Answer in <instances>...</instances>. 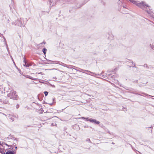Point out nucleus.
Masks as SVG:
<instances>
[{
  "label": "nucleus",
  "instance_id": "nucleus-1",
  "mask_svg": "<svg viewBox=\"0 0 154 154\" xmlns=\"http://www.w3.org/2000/svg\"><path fill=\"white\" fill-rule=\"evenodd\" d=\"M130 2L135 5L145 10L147 13L150 14L152 13L151 10L150 9V6L147 5L145 2L142 1L140 2L138 1H136L134 0H129Z\"/></svg>",
  "mask_w": 154,
  "mask_h": 154
},
{
  "label": "nucleus",
  "instance_id": "nucleus-2",
  "mask_svg": "<svg viewBox=\"0 0 154 154\" xmlns=\"http://www.w3.org/2000/svg\"><path fill=\"white\" fill-rule=\"evenodd\" d=\"M7 97L11 99L17 100L18 98V96L16 94L15 91L12 90L8 94Z\"/></svg>",
  "mask_w": 154,
  "mask_h": 154
},
{
  "label": "nucleus",
  "instance_id": "nucleus-3",
  "mask_svg": "<svg viewBox=\"0 0 154 154\" xmlns=\"http://www.w3.org/2000/svg\"><path fill=\"white\" fill-rule=\"evenodd\" d=\"M79 69H80V70H77V69H76V70H78L79 71L81 72H84V73H86V72H88V73H87V74L90 75L89 74V73H91L92 74V75H93V76H94V75H97V74H95V73L91 72L90 71H88V70H84L83 69H81L80 68H79Z\"/></svg>",
  "mask_w": 154,
  "mask_h": 154
},
{
  "label": "nucleus",
  "instance_id": "nucleus-4",
  "mask_svg": "<svg viewBox=\"0 0 154 154\" xmlns=\"http://www.w3.org/2000/svg\"><path fill=\"white\" fill-rule=\"evenodd\" d=\"M21 18H20V19H18L17 21H16V23H12V24L13 25H17L19 26H21L23 25V24L21 21Z\"/></svg>",
  "mask_w": 154,
  "mask_h": 154
},
{
  "label": "nucleus",
  "instance_id": "nucleus-5",
  "mask_svg": "<svg viewBox=\"0 0 154 154\" xmlns=\"http://www.w3.org/2000/svg\"><path fill=\"white\" fill-rule=\"evenodd\" d=\"M48 62H45V63L46 64H48L49 63H56L57 64H59L60 65H61L60 63V62L58 61H52L49 60H47Z\"/></svg>",
  "mask_w": 154,
  "mask_h": 154
},
{
  "label": "nucleus",
  "instance_id": "nucleus-6",
  "mask_svg": "<svg viewBox=\"0 0 154 154\" xmlns=\"http://www.w3.org/2000/svg\"><path fill=\"white\" fill-rule=\"evenodd\" d=\"M89 122L92 123H94L95 124L99 125L100 124V122L98 121H97L95 119H90L89 120Z\"/></svg>",
  "mask_w": 154,
  "mask_h": 154
},
{
  "label": "nucleus",
  "instance_id": "nucleus-7",
  "mask_svg": "<svg viewBox=\"0 0 154 154\" xmlns=\"http://www.w3.org/2000/svg\"><path fill=\"white\" fill-rule=\"evenodd\" d=\"M12 89L10 88V87L9 86H7L4 88V92L5 91H6L7 93H9L10 91Z\"/></svg>",
  "mask_w": 154,
  "mask_h": 154
},
{
  "label": "nucleus",
  "instance_id": "nucleus-8",
  "mask_svg": "<svg viewBox=\"0 0 154 154\" xmlns=\"http://www.w3.org/2000/svg\"><path fill=\"white\" fill-rule=\"evenodd\" d=\"M8 138L9 140L11 139V140L12 141H13V142H14V141H15V142H17V140L16 139V138H15L14 137H13L11 136H9L8 137Z\"/></svg>",
  "mask_w": 154,
  "mask_h": 154
},
{
  "label": "nucleus",
  "instance_id": "nucleus-9",
  "mask_svg": "<svg viewBox=\"0 0 154 154\" xmlns=\"http://www.w3.org/2000/svg\"><path fill=\"white\" fill-rule=\"evenodd\" d=\"M5 145L10 148H12L14 146V144H11V143L10 141L8 142L7 143H5Z\"/></svg>",
  "mask_w": 154,
  "mask_h": 154
},
{
  "label": "nucleus",
  "instance_id": "nucleus-10",
  "mask_svg": "<svg viewBox=\"0 0 154 154\" xmlns=\"http://www.w3.org/2000/svg\"><path fill=\"white\" fill-rule=\"evenodd\" d=\"M128 9H127L125 8L124 7H123L122 12L123 14H127L128 12Z\"/></svg>",
  "mask_w": 154,
  "mask_h": 154
},
{
  "label": "nucleus",
  "instance_id": "nucleus-11",
  "mask_svg": "<svg viewBox=\"0 0 154 154\" xmlns=\"http://www.w3.org/2000/svg\"><path fill=\"white\" fill-rule=\"evenodd\" d=\"M4 93V88L2 85H0V94Z\"/></svg>",
  "mask_w": 154,
  "mask_h": 154
},
{
  "label": "nucleus",
  "instance_id": "nucleus-12",
  "mask_svg": "<svg viewBox=\"0 0 154 154\" xmlns=\"http://www.w3.org/2000/svg\"><path fill=\"white\" fill-rule=\"evenodd\" d=\"M61 63L62 64H61L60 65H62V66H63L66 67L68 68H70V65H68L66 64H64L63 63Z\"/></svg>",
  "mask_w": 154,
  "mask_h": 154
},
{
  "label": "nucleus",
  "instance_id": "nucleus-13",
  "mask_svg": "<svg viewBox=\"0 0 154 154\" xmlns=\"http://www.w3.org/2000/svg\"><path fill=\"white\" fill-rule=\"evenodd\" d=\"M0 102H1L2 103L4 104H8L9 103L8 101L7 100H5L2 102V100L1 99H0Z\"/></svg>",
  "mask_w": 154,
  "mask_h": 154
},
{
  "label": "nucleus",
  "instance_id": "nucleus-14",
  "mask_svg": "<svg viewBox=\"0 0 154 154\" xmlns=\"http://www.w3.org/2000/svg\"><path fill=\"white\" fill-rule=\"evenodd\" d=\"M14 151H11L10 150H8L7 152H6V154H14Z\"/></svg>",
  "mask_w": 154,
  "mask_h": 154
},
{
  "label": "nucleus",
  "instance_id": "nucleus-15",
  "mask_svg": "<svg viewBox=\"0 0 154 154\" xmlns=\"http://www.w3.org/2000/svg\"><path fill=\"white\" fill-rule=\"evenodd\" d=\"M47 51V49L46 48H44L43 50H42V51H43V52L44 54H46V51Z\"/></svg>",
  "mask_w": 154,
  "mask_h": 154
},
{
  "label": "nucleus",
  "instance_id": "nucleus-16",
  "mask_svg": "<svg viewBox=\"0 0 154 154\" xmlns=\"http://www.w3.org/2000/svg\"><path fill=\"white\" fill-rule=\"evenodd\" d=\"M150 48L154 50V45H151L150 44Z\"/></svg>",
  "mask_w": 154,
  "mask_h": 154
},
{
  "label": "nucleus",
  "instance_id": "nucleus-17",
  "mask_svg": "<svg viewBox=\"0 0 154 154\" xmlns=\"http://www.w3.org/2000/svg\"><path fill=\"white\" fill-rule=\"evenodd\" d=\"M74 67H76L75 66H70V69H74L76 70V69H75L74 68Z\"/></svg>",
  "mask_w": 154,
  "mask_h": 154
},
{
  "label": "nucleus",
  "instance_id": "nucleus-18",
  "mask_svg": "<svg viewBox=\"0 0 154 154\" xmlns=\"http://www.w3.org/2000/svg\"><path fill=\"white\" fill-rule=\"evenodd\" d=\"M48 92L47 91H45L44 94L45 96H46L48 95Z\"/></svg>",
  "mask_w": 154,
  "mask_h": 154
},
{
  "label": "nucleus",
  "instance_id": "nucleus-19",
  "mask_svg": "<svg viewBox=\"0 0 154 154\" xmlns=\"http://www.w3.org/2000/svg\"><path fill=\"white\" fill-rule=\"evenodd\" d=\"M131 62H132V63L133 65V66H132L133 67H135V63H133V61H132Z\"/></svg>",
  "mask_w": 154,
  "mask_h": 154
},
{
  "label": "nucleus",
  "instance_id": "nucleus-20",
  "mask_svg": "<svg viewBox=\"0 0 154 154\" xmlns=\"http://www.w3.org/2000/svg\"><path fill=\"white\" fill-rule=\"evenodd\" d=\"M89 120H90V119H89V118H85V120L86 121H89Z\"/></svg>",
  "mask_w": 154,
  "mask_h": 154
},
{
  "label": "nucleus",
  "instance_id": "nucleus-21",
  "mask_svg": "<svg viewBox=\"0 0 154 154\" xmlns=\"http://www.w3.org/2000/svg\"><path fill=\"white\" fill-rule=\"evenodd\" d=\"M144 94L145 95H146V96H148V95H149L150 96H151V97H154V96H151V95H148V94ZM153 99H154V98H153Z\"/></svg>",
  "mask_w": 154,
  "mask_h": 154
},
{
  "label": "nucleus",
  "instance_id": "nucleus-22",
  "mask_svg": "<svg viewBox=\"0 0 154 154\" xmlns=\"http://www.w3.org/2000/svg\"><path fill=\"white\" fill-rule=\"evenodd\" d=\"M2 151L3 150L2 149H1V148H0V152H1L2 154H3L2 152Z\"/></svg>",
  "mask_w": 154,
  "mask_h": 154
},
{
  "label": "nucleus",
  "instance_id": "nucleus-23",
  "mask_svg": "<svg viewBox=\"0 0 154 154\" xmlns=\"http://www.w3.org/2000/svg\"><path fill=\"white\" fill-rule=\"evenodd\" d=\"M29 66V65L28 64H27L26 65V67H28Z\"/></svg>",
  "mask_w": 154,
  "mask_h": 154
},
{
  "label": "nucleus",
  "instance_id": "nucleus-24",
  "mask_svg": "<svg viewBox=\"0 0 154 154\" xmlns=\"http://www.w3.org/2000/svg\"><path fill=\"white\" fill-rule=\"evenodd\" d=\"M79 118L80 119H82L85 120V118L84 117H81V118Z\"/></svg>",
  "mask_w": 154,
  "mask_h": 154
},
{
  "label": "nucleus",
  "instance_id": "nucleus-25",
  "mask_svg": "<svg viewBox=\"0 0 154 154\" xmlns=\"http://www.w3.org/2000/svg\"><path fill=\"white\" fill-rule=\"evenodd\" d=\"M26 62H25V64H23V66H26Z\"/></svg>",
  "mask_w": 154,
  "mask_h": 154
},
{
  "label": "nucleus",
  "instance_id": "nucleus-26",
  "mask_svg": "<svg viewBox=\"0 0 154 154\" xmlns=\"http://www.w3.org/2000/svg\"><path fill=\"white\" fill-rule=\"evenodd\" d=\"M144 66L145 67H147V65L146 64H145L144 65Z\"/></svg>",
  "mask_w": 154,
  "mask_h": 154
},
{
  "label": "nucleus",
  "instance_id": "nucleus-27",
  "mask_svg": "<svg viewBox=\"0 0 154 154\" xmlns=\"http://www.w3.org/2000/svg\"><path fill=\"white\" fill-rule=\"evenodd\" d=\"M29 79H32V80H35V79H34L33 78H32V77H31V78H29Z\"/></svg>",
  "mask_w": 154,
  "mask_h": 154
},
{
  "label": "nucleus",
  "instance_id": "nucleus-28",
  "mask_svg": "<svg viewBox=\"0 0 154 154\" xmlns=\"http://www.w3.org/2000/svg\"><path fill=\"white\" fill-rule=\"evenodd\" d=\"M45 44V42H43V43H41L40 44Z\"/></svg>",
  "mask_w": 154,
  "mask_h": 154
},
{
  "label": "nucleus",
  "instance_id": "nucleus-29",
  "mask_svg": "<svg viewBox=\"0 0 154 154\" xmlns=\"http://www.w3.org/2000/svg\"><path fill=\"white\" fill-rule=\"evenodd\" d=\"M87 140L88 141H89V142H90V141H90V139H88Z\"/></svg>",
  "mask_w": 154,
  "mask_h": 154
},
{
  "label": "nucleus",
  "instance_id": "nucleus-30",
  "mask_svg": "<svg viewBox=\"0 0 154 154\" xmlns=\"http://www.w3.org/2000/svg\"><path fill=\"white\" fill-rule=\"evenodd\" d=\"M23 62L25 63V62H26V61H25V59H24V60H23Z\"/></svg>",
  "mask_w": 154,
  "mask_h": 154
},
{
  "label": "nucleus",
  "instance_id": "nucleus-31",
  "mask_svg": "<svg viewBox=\"0 0 154 154\" xmlns=\"http://www.w3.org/2000/svg\"><path fill=\"white\" fill-rule=\"evenodd\" d=\"M76 68H77V70H80V69H79V68H77V67H76Z\"/></svg>",
  "mask_w": 154,
  "mask_h": 154
},
{
  "label": "nucleus",
  "instance_id": "nucleus-32",
  "mask_svg": "<svg viewBox=\"0 0 154 154\" xmlns=\"http://www.w3.org/2000/svg\"><path fill=\"white\" fill-rule=\"evenodd\" d=\"M50 69V70H52V69Z\"/></svg>",
  "mask_w": 154,
  "mask_h": 154
},
{
  "label": "nucleus",
  "instance_id": "nucleus-33",
  "mask_svg": "<svg viewBox=\"0 0 154 154\" xmlns=\"http://www.w3.org/2000/svg\"><path fill=\"white\" fill-rule=\"evenodd\" d=\"M129 66V67L130 68L131 66Z\"/></svg>",
  "mask_w": 154,
  "mask_h": 154
},
{
  "label": "nucleus",
  "instance_id": "nucleus-34",
  "mask_svg": "<svg viewBox=\"0 0 154 154\" xmlns=\"http://www.w3.org/2000/svg\"><path fill=\"white\" fill-rule=\"evenodd\" d=\"M15 148L16 149H17V146H15Z\"/></svg>",
  "mask_w": 154,
  "mask_h": 154
},
{
  "label": "nucleus",
  "instance_id": "nucleus-35",
  "mask_svg": "<svg viewBox=\"0 0 154 154\" xmlns=\"http://www.w3.org/2000/svg\"><path fill=\"white\" fill-rule=\"evenodd\" d=\"M54 5V4H53L52 5V6H53Z\"/></svg>",
  "mask_w": 154,
  "mask_h": 154
},
{
  "label": "nucleus",
  "instance_id": "nucleus-36",
  "mask_svg": "<svg viewBox=\"0 0 154 154\" xmlns=\"http://www.w3.org/2000/svg\"><path fill=\"white\" fill-rule=\"evenodd\" d=\"M1 143H0V145H1Z\"/></svg>",
  "mask_w": 154,
  "mask_h": 154
}]
</instances>
